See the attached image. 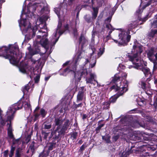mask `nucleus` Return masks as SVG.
<instances>
[{
    "instance_id": "nucleus-1",
    "label": "nucleus",
    "mask_w": 157,
    "mask_h": 157,
    "mask_svg": "<svg viewBox=\"0 0 157 157\" xmlns=\"http://www.w3.org/2000/svg\"><path fill=\"white\" fill-rule=\"evenodd\" d=\"M48 18L47 16H42L39 19L40 23L39 25V27L40 29L37 30L36 28L35 27L33 30V33L32 37L33 38L36 34H37V39H36L34 42L33 45L36 49H37L39 45H40L45 49V53L49 48V46L53 45V44H49L48 39L46 37L48 35L46 32L47 30L46 29V26L45 21Z\"/></svg>"
},
{
    "instance_id": "nucleus-2",
    "label": "nucleus",
    "mask_w": 157,
    "mask_h": 157,
    "mask_svg": "<svg viewBox=\"0 0 157 157\" xmlns=\"http://www.w3.org/2000/svg\"><path fill=\"white\" fill-rule=\"evenodd\" d=\"M22 106H24L26 110H29V101H25L22 104H20L19 103H16L14 105L10 107L6 112L7 117L6 118H3L2 116V111L0 110V124L4 126L6 122H8L7 124V129L8 128L9 125H11L12 127L11 121L14 117V114L17 110L20 109L22 108Z\"/></svg>"
},
{
    "instance_id": "nucleus-3",
    "label": "nucleus",
    "mask_w": 157,
    "mask_h": 157,
    "mask_svg": "<svg viewBox=\"0 0 157 157\" xmlns=\"http://www.w3.org/2000/svg\"><path fill=\"white\" fill-rule=\"evenodd\" d=\"M18 50V46L16 45H10L9 48L5 46L0 48V52L3 53L1 56L8 59L13 65H18L21 57V55L17 53Z\"/></svg>"
},
{
    "instance_id": "nucleus-4",
    "label": "nucleus",
    "mask_w": 157,
    "mask_h": 157,
    "mask_svg": "<svg viewBox=\"0 0 157 157\" xmlns=\"http://www.w3.org/2000/svg\"><path fill=\"white\" fill-rule=\"evenodd\" d=\"M64 119L59 117H56L54 120L55 125L57 127L55 130H53L51 134L56 139H59L61 138L62 136L63 135L69 126V121L67 119L65 120L63 126L61 125L63 123Z\"/></svg>"
},
{
    "instance_id": "nucleus-5",
    "label": "nucleus",
    "mask_w": 157,
    "mask_h": 157,
    "mask_svg": "<svg viewBox=\"0 0 157 157\" xmlns=\"http://www.w3.org/2000/svg\"><path fill=\"white\" fill-rule=\"evenodd\" d=\"M138 25L136 21H134L130 24L128 26L127 32L122 31L119 35V41L114 40V41L116 43L118 42L119 46L123 45L125 46L129 42L131 38L130 31L132 29L135 28Z\"/></svg>"
},
{
    "instance_id": "nucleus-6",
    "label": "nucleus",
    "mask_w": 157,
    "mask_h": 157,
    "mask_svg": "<svg viewBox=\"0 0 157 157\" xmlns=\"http://www.w3.org/2000/svg\"><path fill=\"white\" fill-rule=\"evenodd\" d=\"M142 52V46L136 41L134 42L131 51V55L128 56L129 60L131 61L133 64L135 63V61L138 62V56Z\"/></svg>"
},
{
    "instance_id": "nucleus-7",
    "label": "nucleus",
    "mask_w": 157,
    "mask_h": 157,
    "mask_svg": "<svg viewBox=\"0 0 157 157\" xmlns=\"http://www.w3.org/2000/svg\"><path fill=\"white\" fill-rule=\"evenodd\" d=\"M120 122L124 126H125V127H124L123 128H119V127H116L114 129L116 131L119 132V131L120 130L123 131L125 129H126V131H128L129 132H130V131H129V127H128V126H130L129 127H130L131 126L133 128H136L138 127L139 126L142 127H144V125L141 124L138 121L133 122L132 123H129L128 122L127 118L126 117L122 118L120 120Z\"/></svg>"
},
{
    "instance_id": "nucleus-8",
    "label": "nucleus",
    "mask_w": 157,
    "mask_h": 157,
    "mask_svg": "<svg viewBox=\"0 0 157 157\" xmlns=\"http://www.w3.org/2000/svg\"><path fill=\"white\" fill-rule=\"evenodd\" d=\"M143 62V63L142 62L141 63H136V62L135 61V63L133 64H134L133 66V67L142 71L145 77L148 78L151 77V75L149 69L147 67V63Z\"/></svg>"
},
{
    "instance_id": "nucleus-9",
    "label": "nucleus",
    "mask_w": 157,
    "mask_h": 157,
    "mask_svg": "<svg viewBox=\"0 0 157 157\" xmlns=\"http://www.w3.org/2000/svg\"><path fill=\"white\" fill-rule=\"evenodd\" d=\"M62 24L60 22H59L57 26V28L56 31L55 33H54L53 36V39L51 40V44L54 45L56 42L58 41V39L60 35H61L65 31L68 29V25L66 24L64 25L65 30H63L61 29Z\"/></svg>"
},
{
    "instance_id": "nucleus-10",
    "label": "nucleus",
    "mask_w": 157,
    "mask_h": 157,
    "mask_svg": "<svg viewBox=\"0 0 157 157\" xmlns=\"http://www.w3.org/2000/svg\"><path fill=\"white\" fill-rule=\"evenodd\" d=\"M147 56L149 59L154 64L153 70H157V52L154 48H151L147 52Z\"/></svg>"
},
{
    "instance_id": "nucleus-11",
    "label": "nucleus",
    "mask_w": 157,
    "mask_h": 157,
    "mask_svg": "<svg viewBox=\"0 0 157 157\" xmlns=\"http://www.w3.org/2000/svg\"><path fill=\"white\" fill-rule=\"evenodd\" d=\"M75 66H74L72 69L70 67H68L64 70V72L68 73L71 71L75 75L74 77L75 80L78 82L80 80L81 77H85L88 74L87 69H83L80 72V76H79L78 72L75 73Z\"/></svg>"
},
{
    "instance_id": "nucleus-12",
    "label": "nucleus",
    "mask_w": 157,
    "mask_h": 157,
    "mask_svg": "<svg viewBox=\"0 0 157 157\" xmlns=\"http://www.w3.org/2000/svg\"><path fill=\"white\" fill-rule=\"evenodd\" d=\"M128 86V82L127 80H125L123 82V85H121L117 83L116 86H113L112 88L113 89L115 87L116 90L118 91V94L119 95H122L124 93L127 91Z\"/></svg>"
},
{
    "instance_id": "nucleus-13",
    "label": "nucleus",
    "mask_w": 157,
    "mask_h": 157,
    "mask_svg": "<svg viewBox=\"0 0 157 157\" xmlns=\"http://www.w3.org/2000/svg\"><path fill=\"white\" fill-rule=\"evenodd\" d=\"M29 59L26 58L24 61H22L18 65V67L20 72L23 73L28 74L29 73Z\"/></svg>"
},
{
    "instance_id": "nucleus-14",
    "label": "nucleus",
    "mask_w": 157,
    "mask_h": 157,
    "mask_svg": "<svg viewBox=\"0 0 157 157\" xmlns=\"http://www.w3.org/2000/svg\"><path fill=\"white\" fill-rule=\"evenodd\" d=\"M44 4L43 3H39L35 2H30V8H32L33 10L32 13L39 7L41 8V13H42L44 10Z\"/></svg>"
},
{
    "instance_id": "nucleus-15",
    "label": "nucleus",
    "mask_w": 157,
    "mask_h": 157,
    "mask_svg": "<svg viewBox=\"0 0 157 157\" xmlns=\"http://www.w3.org/2000/svg\"><path fill=\"white\" fill-rule=\"evenodd\" d=\"M8 129L7 134L8 137L11 139H13V144H19L20 142V138L15 139L14 137V136L13 133V130L12 128V127L11 125H9Z\"/></svg>"
},
{
    "instance_id": "nucleus-16",
    "label": "nucleus",
    "mask_w": 157,
    "mask_h": 157,
    "mask_svg": "<svg viewBox=\"0 0 157 157\" xmlns=\"http://www.w3.org/2000/svg\"><path fill=\"white\" fill-rule=\"evenodd\" d=\"M90 77H86V83L94 84V81H95L97 84L98 86V82L96 80V75L94 73H90Z\"/></svg>"
},
{
    "instance_id": "nucleus-17",
    "label": "nucleus",
    "mask_w": 157,
    "mask_h": 157,
    "mask_svg": "<svg viewBox=\"0 0 157 157\" xmlns=\"http://www.w3.org/2000/svg\"><path fill=\"white\" fill-rule=\"evenodd\" d=\"M63 4L60 5V7L59 8L54 9V11L59 18L61 16H63L64 13L66 11L65 6L64 8L63 7Z\"/></svg>"
},
{
    "instance_id": "nucleus-18",
    "label": "nucleus",
    "mask_w": 157,
    "mask_h": 157,
    "mask_svg": "<svg viewBox=\"0 0 157 157\" xmlns=\"http://www.w3.org/2000/svg\"><path fill=\"white\" fill-rule=\"evenodd\" d=\"M86 90L85 89L84 87L83 86L80 87V89L77 95V102H78L82 100L84 97V93Z\"/></svg>"
},
{
    "instance_id": "nucleus-19",
    "label": "nucleus",
    "mask_w": 157,
    "mask_h": 157,
    "mask_svg": "<svg viewBox=\"0 0 157 157\" xmlns=\"http://www.w3.org/2000/svg\"><path fill=\"white\" fill-rule=\"evenodd\" d=\"M28 19V17H26V18L25 19L18 20V21L19 23V25L20 27L21 26H23L25 27L26 26L27 24V20Z\"/></svg>"
},
{
    "instance_id": "nucleus-20",
    "label": "nucleus",
    "mask_w": 157,
    "mask_h": 157,
    "mask_svg": "<svg viewBox=\"0 0 157 157\" xmlns=\"http://www.w3.org/2000/svg\"><path fill=\"white\" fill-rule=\"evenodd\" d=\"M93 12L92 13V19H95L96 18L98 13V8L93 7Z\"/></svg>"
},
{
    "instance_id": "nucleus-21",
    "label": "nucleus",
    "mask_w": 157,
    "mask_h": 157,
    "mask_svg": "<svg viewBox=\"0 0 157 157\" xmlns=\"http://www.w3.org/2000/svg\"><path fill=\"white\" fill-rule=\"evenodd\" d=\"M37 72L38 73L37 70H35L34 71V74L36 75V76L34 78L35 83H38L40 80V75L39 74H37L36 72Z\"/></svg>"
},
{
    "instance_id": "nucleus-22",
    "label": "nucleus",
    "mask_w": 157,
    "mask_h": 157,
    "mask_svg": "<svg viewBox=\"0 0 157 157\" xmlns=\"http://www.w3.org/2000/svg\"><path fill=\"white\" fill-rule=\"evenodd\" d=\"M157 2V0H150L144 6V8L151 4V6L156 5Z\"/></svg>"
},
{
    "instance_id": "nucleus-23",
    "label": "nucleus",
    "mask_w": 157,
    "mask_h": 157,
    "mask_svg": "<svg viewBox=\"0 0 157 157\" xmlns=\"http://www.w3.org/2000/svg\"><path fill=\"white\" fill-rule=\"evenodd\" d=\"M87 42V40L85 38L83 35H81L79 39V43L82 44L83 46L84 44Z\"/></svg>"
},
{
    "instance_id": "nucleus-24",
    "label": "nucleus",
    "mask_w": 157,
    "mask_h": 157,
    "mask_svg": "<svg viewBox=\"0 0 157 157\" xmlns=\"http://www.w3.org/2000/svg\"><path fill=\"white\" fill-rule=\"evenodd\" d=\"M64 105H62V108L59 111L60 113L63 112V110L66 111L68 109V105L66 103L65 101L64 102Z\"/></svg>"
},
{
    "instance_id": "nucleus-25",
    "label": "nucleus",
    "mask_w": 157,
    "mask_h": 157,
    "mask_svg": "<svg viewBox=\"0 0 157 157\" xmlns=\"http://www.w3.org/2000/svg\"><path fill=\"white\" fill-rule=\"evenodd\" d=\"M29 86L28 84L26 85L22 89V91L24 95L27 94L29 92Z\"/></svg>"
},
{
    "instance_id": "nucleus-26",
    "label": "nucleus",
    "mask_w": 157,
    "mask_h": 157,
    "mask_svg": "<svg viewBox=\"0 0 157 157\" xmlns=\"http://www.w3.org/2000/svg\"><path fill=\"white\" fill-rule=\"evenodd\" d=\"M148 36L150 37H154L157 36V30L155 29L152 30L149 33Z\"/></svg>"
},
{
    "instance_id": "nucleus-27",
    "label": "nucleus",
    "mask_w": 157,
    "mask_h": 157,
    "mask_svg": "<svg viewBox=\"0 0 157 157\" xmlns=\"http://www.w3.org/2000/svg\"><path fill=\"white\" fill-rule=\"evenodd\" d=\"M84 18L85 21L88 23L92 22V20L93 19L92 18H91L90 15L89 14L86 15L84 17Z\"/></svg>"
},
{
    "instance_id": "nucleus-28",
    "label": "nucleus",
    "mask_w": 157,
    "mask_h": 157,
    "mask_svg": "<svg viewBox=\"0 0 157 157\" xmlns=\"http://www.w3.org/2000/svg\"><path fill=\"white\" fill-rule=\"evenodd\" d=\"M56 143H50V145L49 146L48 151L50 152V151L52 150L55 147Z\"/></svg>"
},
{
    "instance_id": "nucleus-29",
    "label": "nucleus",
    "mask_w": 157,
    "mask_h": 157,
    "mask_svg": "<svg viewBox=\"0 0 157 157\" xmlns=\"http://www.w3.org/2000/svg\"><path fill=\"white\" fill-rule=\"evenodd\" d=\"M82 52L80 51H78L77 54V58L75 61V63L76 64L79 60L81 59L82 56H81Z\"/></svg>"
},
{
    "instance_id": "nucleus-30",
    "label": "nucleus",
    "mask_w": 157,
    "mask_h": 157,
    "mask_svg": "<svg viewBox=\"0 0 157 157\" xmlns=\"http://www.w3.org/2000/svg\"><path fill=\"white\" fill-rule=\"evenodd\" d=\"M151 28H157V21L154 19L151 22Z\"/></svg>"
},
{
    "instance_id": "nucleus-31",
    "label": "nucleus",
    "mask_w": 157,
    "mask_h": 157,
    "mask_svg": "<svg viewBox=\"0 0 157 157\" xmlns=\"http://www.w3.org/2000/svg\"><path fill=\"white\" fill-rule=\"evenodd\" d=\"M118 91L117 93V96H115L114 97H113L111 98L110 99V101L111 102L114 103L116 101L117 98L120 96L121 95H119V94H118Z\"/></svg>"
},
{
    "instance_id": "nucleus-32",
    "label": "nucleus",
    "mask_w": 157,
    "mask_h": 157,
    "mask_svg": "<svg viewBox=\"0 0 157 157\" xmlns=\"http://www.w3.org/2000/svg\"><path fill=\"white\" fill-rule=\"evenodd\" d=\"M139 84L141 88L144 90H145L146 88V84L144 82L142 81L140 82Z\"/></svg>"
},
{
    "instance_id": "nucleus-33",
    "label": "nucleus",
    "mask_w": 157,
    "mask_h": 157,
    "mask_svg": "<svg viewBox=\"0 0 157 157\" xmlns=\"http://www.w3.org/2000/svg\"><path fill=\"white\" fill-rule=\"evenodd\" d=\"M43 126L44 128L47 129H48L51 128V124H44Z\"/></svg>"
},
{
    "instance_id": "nucleus-34",
    "label": "nucleus",
    "mask_w": 157,
    "mask_h": 157,
    "mask_svg": "<svg viewBox=\"0 0 157 157\" xmlns=\"http://www.w3.org/2000/svg\"><path fill=\"white\" fill-rule=\"evenodd\" d=\"M102 139L103 140H105L106 142L107 143H109L110 142V137L106 136H102Z\"/></svg>"
},
{
    "instance_id": "nucleus-35",
    "label": "nucleus",
    "mask_w": 157,
    "mask_h": 157,
    "mask_svg": "<svg viewBox=\"0 0 157 157\" xmlns=\"http://www.w3.org/2000/svg\"><path fill=\"white\" fill-rule=\"evenodd\" d=\"M77 135L78 133L77 132H74L71 134V138L73 140L76 139Z\"/></svg>"
},
{
    "instance_id": "nucleus-36",
    "label": "nucleus",
    "mask_w": 157,
    "mask_h": 157,
    "mask_svg": "<svg viewBox=\"0 0 157 157\" xmlns=\"http://www.w3.org/2000/svg\"><path fill=\"white\" fill-rule=\"evenodd\" d=\"M99 51L98 52V57H100L101 55L103 54L104 52V49L100 48Z\"/></svg>"
},
{
    "instance_id": "nucleus-37",
    "label": "nucleus",
    "mask_w": 157,
    "mask_h": 157,
    "mask_svg": "<svg viewBox=\"0 0 157 157\" xmlns=\"http://www.w3.org/2000/svg\"><path fill=\"white\" fill-rule=\"evenodd\" d=\"M104 124H101L97 127L96 128V132L97 133H98L99 132L100 129L103 126Z\"/></svg>"
},
{
    "instance_id": "nucleus-38",
    "label": "nucleus",
    "mask_w": 157,
    "mask_h": 157,
    "mask_svg": "<svg viewBox=\"0 0 157 157\" xmlns=\"http://www.w3.org/2000/svg\"><path fill=\"white\" fill-rule=\"evenodd\" d=\"M20 149L19 148H18L16 150V153L15 154L16 157H21V154L20 153Z\"/></svg>"
},
{
    "instance_id": "nucleus-39",
    "label": "nucleus",
    "mask_w": 157,
    "mask_h": 157,
    "mask_svg": "<svg viewBox=\"0 0 157 157\" xmlns=\"http://www.w3.org/2000/svg\"><path fill=\"white\" fill-rule=\"evenodd\" d=\"M121 78V77L120 76L117 77L116 76H115L114 78L113 79L114 82L116 83V82H117V83L118 80H120Z\"/></svg>"
},
{
    "instance_id": "nucleus-40",
    "label": "nucleus",
    "mask_w": 157,
    "mask_h": 157,
    "mask_svg": "<svg viewBox=\"0 0 157 157\" xmlns=\"http://www.w3.org/2000/svg\"><path fill=\"white\" fill-rule=\"evenodd\" d=\"M40 113L43 117H44V116L46 114L45 111L44 109H41Z\"/></svg>"
},
{
    "instance_id": "nucleus-41",
    "label": "nucleus",
    "mask_w": 157,
    "mask_h": 157,
    "mask_svg": "<svg viewBox=\"0 0 157 157\" xmlns=\"http://www.w3.org/2000/svg\"><path fill=\"white\" fill-rule=\"evenodd\" d=\"M106 27L108 29H110V30H113L114 29H113V27L111 25V24H109L106 25Z\"/></svg>"
},
{
    "instance_id": "nucleus-42",
    "label": "nucleus",
    "mask_w": 157,
    "mask_h": 157,
    "mask_svg": "<svg viewBox=\"0 0 157 157\" xmlns=\"http://www.w3.org/2000/svg\"><path fill=\"white\" fill-rule=\"evenodd\" d=\"M29 25L27 28H25V29H23V30L22 31V33L23 34H25L27 32V31H28V29L29 28Z\"/></svg>"
},
{
    "instance_id": "nucleus-43",
    "label": "nucleus",
    "mask_w": 157,
    "mask_h": 157,
    "mask_svg": "<svg viewBox=\"0 0 157 157\" xmlns=\"http://www.w3.org/2000/svg\"><path fill=\"white\" fill-rule=\"evenodd\" d=\"M36 61L30 57V63H32V64H34Z\"/></svg>"
},
{
    "instance_id": "nucleus-44",
    "label": "nucleus",
    "mask_w": 157,
    "mask_h": 157,
    "mask_svg": "<svg viewBox=\"0 0 157 157\" xmlns=\"http://www.w3.org/2000/svg\"><path fill=\"white\" fill-rule=\"evenodd\" d=\"M74 106L76 108H77L78 107H79V106H80V107H82V103H81L78 104H75L74 105Z\"/></svg>"
},
{
    "instance_id": "nucleus-45",
    "label": "nucleus",
    "mask_w": 157,
    "mask_h": 157,
    "mask_svg": "<svg viewBox=\"0 0 157 157\" xmlns=\"http://www.w3.org/2000/svg\"><path fill=\"white\" fill-rule=\"evenodd\" d=\"M8 150H6L4 152V155L5 157H8Z\"/></svg>"
},
{
    "instance_id": "nucleus-46",
    "label": "nucleus",
    "mask_w": 157,
    "mask_h": 157,
    "mask_svg": "<svg viewBox=\"0 0 157 157\" xmlns=\"http://www.w3.org/2000/svg\"><path fill=\"white\" fill-rule=\"evenodd\" d=\"M15 147H13L12 146L11 147V149L10 151V153H14V152L15 150Z\"/></svg>"
},
{
    "instance_id": "nucleus-47",
    "label": "nucleus",
    "mask_w": 157,
    "mask_h": 157,
    "mask_svg": "<svg viewBox=\"0 0 157 157\" xmlns=\"http://www.w3.org/2000/svg\"><path fill=\"white\" fill-rule=\"evenodd\" d=\"M96 60L95 59L94 60V62L93 64H91L90 65V67L91 68L93 67H94L96 63Z\"/></svg>"
},
{
    "instance_id": "nucleus-48",
    "label": "nucleus",
    "mask_w": 157,
    "mask_h": 157,
    "mask_svg": "<svg viewBox=\"0 0 157 157\" xmlns=\"http://www.w3.org/2000/svg\"><path fill=\"white\" fill-rule=\"evenodd\" d=\"M85 148V146L84 145H82L80 147V150L81 151H83Z\"/></svg>"
},
{
    "instance_id": "nucleus-49",
    "label": "nucleus",
    "mask_w": 157,
    "mask_h": 157,
    "mask_svg": "<svg viewBox=\"0 0 157 157\" xmlns=\"http://www.w3.org/2000/svg\"><path fill=\"white\" fill-rule=\"evenodd\" d=\"M146 93L147 94L150 96H151L153 94L150 91H147L146 92Z\"/></svg>"
},
{
    "instance_id": "nucleus-50",
    "label": "nucleus",
    "mask_w": 157,
    "mask_h": 157,
    "mask_svg": "<svg viewBox=\"0 0 157 157\" xmlns=\"http://www.w3.org/2000/svg\"><path fill=\"white\" fill-rule=\"evenodd\" d=\"M25 35V40L24 41V42L25 43L26 40H28V41H29V36L27 35Z\"/></svg>"
},
{
    "instance_id": "nucleus-51",
    "label": "nucleus",
    "mask_w": 157,
    "mask_h": 157,
    "mask_svg": "<svg viewBox=\"0 0 157 157\" xmlns=\"http://www.w3.org/2000/svg\"><path fill=\"white\" fill-rule=\"evenodd\" d=\"M87 117V116L86 114H83L82 115V119L84 121Z\"/></svg>"
},
{
    "instance_id": "nucleus-52",
    "label": "nucleus",
    "mask_w": 157,
    "mask_h": 157,
    "mask_svg": "<svg viewBox=\"0 0 157 157\" xmlns=\"http://www.w3.org/2000/svg\"><path fill=\"white\" fill-rule=\"evenodd\" d=\"M73 33L75 35V36H76L77 35V30L76 29H74L73 30Z\"/></svg>"
},
{
    "instance_id": "nucleus-53",
    "label": "nucleus",
    "mask_w": 157,
    "mask_h": 157,
    "mask_svg": "<svg viewBox=\"0 0 157 157\" xmlns=\"http://www.w3.org/2000/svg\"><path fill=\"white\" fill-rule=\"evenodd\" d=\"M38 53V52H34L33 53V54H32V52L31 50V48H30V55H34V54H36L37 53Z\"/></svg>"
},
{
    "instance_id": "nucleus-54",
    "label": "nucleus",
    "mask_w": 157,
    "mask_h": 157,
    "mask_svg": "<svg viewBox=\"0 0 157 157\" xmlns=\"http://www.w3.org/2000/svg\"><path fill=\"white\" fill-rule=\"evenodd\" d=\"M119 138V136H116L113 137V139L115 141H116Z\"/></svg>"
},
{
    "instance_id": "nucleus-55",
    "label": "nucleus",
    "mask_w": 157,
    "mask_h": 157,
    "mask_svg": "<svg viewBox=\"0 0 157 157\" xmlns=\"http://www.w3.org/2000/svg\"><path fill=\"white\" fill-rule=\"evenodd\" d=\"M30 148H31V150L33 153V152L34 151V148L33 146H32V147L30 146Z\"/></svg>"
},
{
    "instance_id": "nucleus-56",
    "label": "nucleus",
    "mask_w": 157,
    "mask_h": 157,
    "mask_svg": "<svg viewBox=\"0 0 157 157\" xmlns=\"http://www.w3.org/2000/svg\"><path fill=\"white\" fill-rule=\"evenodd\" d=\"M4 126L0 124V132H1L2 131V130L3 129V127Z\"/></svg>"
},
{
    "instance_id": "nucleus-57",
    "label": "nucleus",
    "mask_w": 157,
    "mask_h": 157,
    "mask_svg": "<svg viewBox=\"0 0 157 157\" xmlns=\"http://www.w3.org/2000/svg\"><path fill=\"white\" fill-rule=\"evenodd\" d=\"M111 17H108L106 19V21H107L108 22H110L111 21Z\"/></svg>"
},
{
    "instance_id": "nucleus-58",
    "label": "nucleus",
    "mask_w": 157,
    "mask_h": 157,
    "mask_svg": "<svg viewBox=\"0 0 157 157\" xmlns=\"http://www.w3.org/2000/svg\"><path fill=\"white\" fill-rule=\"evenodd\" d=\"M69 63V61H67L66 62H65L64 63L63 65V66H65L67 65Z\"/></svg>"
},
{
    "instance_id": "nucleus-59",
    "label": "nucleus",
    "mask_w": 157,
    "mask_h": 157,
    "mask_svg": "<svg viewBox=\"0 0 157 157\" xmlns=\"http://www.w3.org/2000/svg\"><path fill=\"white\" fill-rule=\"evenodd\" d=\"M154 105L155 107L157 106V102L156 100H155L154 101Z\"/></svg>"
},
{
    "instance_id": "nucleus-60",
    "label": "nucleus",
    "mask_w": 157,
    "mask_h": 157,
    "mask_svg": "<svg viewBox=\"0 0 157 157\" xmlns=\"http://www.w3.org/2000/svg\"><path fill=\"white\" fill-rule=\"evenodd\" d=\"M39 116V114L38 113H36L35 114V117L36 119Z\"/></svg>"
},
{
    "instance_id": "nucleus-61",
    "label": "nucleus",
    "mask_w": 157,
    "mask_h": 157,
    "mask_svg": "<svg viewBox=\"0 0 157 157\" xmlns=\"http://www.w3.org/2000/svg\"><path fill=\"white\" fill-rule=\"evenodd\" d=\"M150 17V16H149L148 17H145L144 19L142 21H145L148 18Z\"/></svg>"
},
{
    "instance_id": "nucleus-62",
    "label": "nucleus",
    "mask_w": 157,
    "mask_h": 157,
    "mask_svg": "<svg viewBox=\"0 0 157 157\" xmlns=\"http://www.w3.org/2000/svg\"><path fill=\"white\" fill-rule=\"evenodd\" d=\"M25 9L24 8H23L22 9V13H21V18H22V14H23L24 12H25Z\"/></svg>"
},
{
    "instance_id": "nucleus-63",
    "label": "nucleus",
    "mask_w": 157,
    "mask_h": 157,
    "mask_svg": "<svg viewBox=\"0 0 157 157\" xmlns=\"http://www.w3.org/2000/svg\"><path fill=\"white\" fill-rule=\"evenodd\" d=\"M127 76V75L125 74H124V75L123 76H122V78H123V79L124 78H126V77Z\"/></svg>"
},
{
    "instance_id": "nucleus-64",
    "label": "nucleus",
    "mask_w": 157,
    "mask_h": 157,
    "mask_svg": "<svg viewBox=\"0 0 157 157\" xmlns=\"http://www.w3.org/2000/svg\"><path fill=\"white\" fill-rule=\"evenodd\" d=\"M13 153H10L9 154V157H12L13 155Z\"/></svg>"
}]
</instances>
